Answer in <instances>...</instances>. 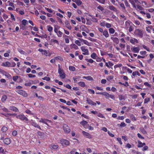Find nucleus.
<instances>
[{
	"mask_svg": "<svg viewBox=\"0 0 154 154\" xmlns=\"http://www.w3.org/2000/svg\"><path fill=\"white\" fill-rule=\"evenodd\" d=\"M63 130L64 131L67 133H69L70 131L69 126L66 124H64L63 125Z\"/></svg>",
	"mask_w": 154,
	"mask_h": 154,
	"instance_id": "obj_9",
	"label": "nucleus"
},
{
	"mask_svg": "<svg viewBox=\"0 0 154 154\" xmlns=\"http://www.w3.org/2000/svg\"><path fill=\"white\" fill-rule=\"evenodd\" d=\"M2 16L3 18L5 20L8 18V15L5 13L3 14Z\"/></svg>",
	"mask_w": 154,
	"mask_h": 154,
	"instance_id": "obj_61",
	"label": "nucleus"
},
{
	"mask_svg": "<svg viewBox=\"0 0 154 154\" xmlns=\"http://www.w3.org/2000/svg\"><path fill=\"white\" fill-rule=\"evenodd\" d=\"M109 32L110 34H113L115 32V30L112 28H110L109 29Z\"/></svg>",
	"mask_w": 154,
	"mask_h": 154,
	"instance_id": "obj_35",
	"label": "nucleus"
},
{
	"mask_svg": "<svg viewBox=\"0 0 154 154\" xmlns=\"http://www.w3.org/2000/svg\"><path fill=\"white\" fill-rule=\"evenodd\" d=\"M114 64L112 63L111 61H109L108 63H106L105 65L107 67H109L112 66Z\"/></svg>",
	"mask_w": 154,
	"mask_h": 154,
	"instance_id": "obj_24",
	"label": "nucleus"
},
{
	"mask_svg": "<svg viewBox=\"0 0 154 154\" xmlns=\"http://www.w3.org/2000/svg\"><path fill=\"white\" fill-rule=\"evenodd\" d=\"M22 24L24 26H26V25L28 24V21L26 19H23L21 21Z\"/></svg>",
	"mask_w": 154,
	"mask_h": 154,
	"instance_id": "obj_26",
	"label": "nucleus"
},
{
	"mask_svg": "<svg viewBox=\"0 0 154 154\" xmlns=\"http://www.w3.org/2000/svg\"><path fill=\"white\" fill-rule=\"evenodd\" d=\"M131 50L134 53H138L140 50V48L138 47H134L131 48Z\"/></svg>",
	"mask_w": 154,
	"mask_h": 154,
	"instance_id": "obj_10",
	"label": "nucleus"
},
{
	"mask_svg": "<svg viewBox=\"0 0 154 154\" xmlns=\"http://www.w3.org/2000/svg\"><path fill=\"white\" fill-rule=\"evenodd\" d=\"M2 66L5 67H10L11 66V63L8 61L3 62Z\"/></svg>",
	"mask_w": 154,
	"mask_h": 154,
	"instance_id": "obj_11",
	"label": "nucleus"
},
{
	"mask_svg": "<svg viewBox=\"0 0 154 154\" xmlns=\"http://www.w3.org/2000/svg\"><path fill=\"white\" fill-rule=\"evenodd\" d=\"M148 149V147L147 146H144L143 147L142 150L143 151H145L147 150Z\"/></svg>",
	"mask_w": 154,
	"mask_h": 154,
	"instance_id": "obj_60",
	"label": "nucleus"
},
{
	"mask_svg": "<svg viewBox=\"0 0 154 154\" xmlns=\"http://www.w3.org/2000/svg\"><path fill=\"white\" fill-rule=\"evenodd\" d=\"M111 39L112 40L113 42L116 44H118L119 42V40L118 38L117 37H111Z\"/></svg>",
	"mask_w": 154,
	"mask_h": 154,
	"instance_id": "obj_13",
	"label": "nucleus"
},
{
	"mask_svg": "<svg viewBox=\"0 0 154 154\" xmlns=\"http://www.w3.org/2000/svg\"><path fill=\"white\" fill-rule=\"evenodd\" d=\"M11 140L9 138H5L3 140V142L5 144L7 145H8L10 144L11 143Z\"/></svg>",
	"mask_w": 154,
	"mask_h": 154,
	"instance_id": "obj_12",
	"label": "nucleus"
},
{
	"mask_svg": "<svg viewBox=\"0 0 154 154\" xmlns=\"http://www.w3.org/2000/svg\"><path fill=\"white\" fill-rule=\"evenodd\" d=\"M119 100H120L125 99V97L122 95H119Z\"/></svg>",
	"mask_w": 154,
	"mask_h": 154,
	"instance_id": "obj_63",
	"label": "nucleus"
},
{
	"mask_svg": "<svg viewBox=\"0 0 154 154\" xmlns=\"http://www.w3.org/2000/svg\"><path fill=\"white\" fill-rule=\"evenodd\" d=\"M54 59L55 60H63L62 57L60 56H57V57H54Z\"/></svg>",
	"mask_w": 154,
	"mask_h": 154,
	"instance_id": "obj_40",
	"label": "nucleus"
},
{
	"mask_svg": "<svg viewBox=\"0 0 154 154\" xmlns=\"http://www.w3.org/2000/svg\"><path fill=\"white\" fill-rule=\"evenodd\" d=\"M109 8L111 10H112L115 12H117V11L116 8L114 6L112 5L109 6Z\"/></svg>",
	"mask_w": 154,
	"mask_h": 154,
	"instance_id": "obj_19",
	"label": "nucleus"
},
{
	"mask_svg": "<svg viewBox=\"0 0 154 154\" xmlns=\"http://www.w3.org/2000/svg\"><path fill=\"white\" fill-rule=\"evenodd\" d=\"M90 16L91 17V20L94 22H98V20L96 18L93 17L92 15H90Z\"/></svg>",
	"mask_w": 154,
	"mask_h": 154,
	"instance_id": "obj_30",
	"label": "nucleus"
},
{
	"mask_svg": "<svg viewBox=\"0 0 154 154\" xmlns=\"http://www.w3.org/2000/svg\"><path fill=\"white\" fill-rule=\"evenodd\" d=\"M130 3L133 5V7L136 8L135 3H137L138 0H129Z\"/></svg>",
	"mask_w": 154,
	"mask_h": 154,
	"instance_id": "obj_17",
	"label": "nucleus"
},
{
	"mask_svg": "<svg viewBox=\"0 0 154 154\" xmlns=\"http://www.w3.org/2000/svg\"><path fill=\"white\" fill-rule=\"evenodd\" d=\"M2 109L4 112H9V110L6 108L3 107L2 108Z\"/></svg>",
	"mask_w": 154,
	"mask_h": 154,
	"instance_id": "obj_57",
	"label": "nucleus"
},
{
	"mask_svg": "<svg viewBox=\"0 0 154 154\" xmlns=\"http://www.w3.org/2000/svg\"><path fill=\"white\" fill-rule=\"evenodd\" d=\"M60 143L63 145L68 146L70 143L69 141L64 139H62L60 140Z\"/></svg>",
	"mask_w": 154,
	"mask_h": 154,
	"instance_id": "obj_7",
	"label": "nucleus"
},
{
	"mask_svg": "<svg viewBox=\"0 0 154 154\" xmlns=\"http://www.w3.org/2000/svg\"><path fill=\"white\" fill-rule=\"evenodd\" d=\"M48 52L45 50H44L43 53H42V54L43 55H45L46 56H48Z\"/></svg>",
	"mask_w": 154,
	"mask_h": 154,
	"instance_id": "obj_58",
	"label": "nucleus"
},
{
	"mask_svg": "<svg viewBox=\"0 0 154 154\" xmlns=\"http://www.w3.org/2000/svg\"><path fill=\"white\" fill-rule=\"evenodd\" d=\"M109 94L108 93L106 92H105L104 94V96L107 99L109 98Z\"/></svg>",
	"mask_w": 154,
	"mask_h": 154,
	"instance_id": "obj_56",
	"label": "nucleus"
},
{
	"mask_svg": "<svg viewBox=\"0 0 154 154\" xmlns=\"http://www.w3.org/2000/svg\"><path fill=\"white\" fill-rule=\"evenodd\" d=\"M82 134L88 138H91V135L88 132L83 131H82Z\"/></svg>",
	"mask_w": 154,
	"mask_h": 154,
	"instance_id": "obj_15",
	"label": "nucleus"
},
{
	"mask_svg": "<svg viewBox=\"0 0 154 154\" xmlns=\"http://www.w3.org/2000/svg\"><path fill=\"white\" fill-rule=\"evenodd\" d=\"M85 60L87 62V63H92L94 62V61L92 59H85ZM88 65H89V63H87Z\"/></svg>",
	"mask_w": 154,
	"mask_h": 154,
	"instance_id": "obj_25",
	"label": "nucleus"
},
{
	"mask_svg": "<svg viewBox=\"0 0 154 154\" xmlns=\"http://www.w3.org/2000/svg\"><path fill=\"white\" fill-rule=\"evenodd\" d=\"M78 84L79 85L82 87H84L85 85V82H80L78 83Z\"/></svg>",
	"mask_w": 154,
	"mask_h": 154,
	"instance_id": "obj_32",
	"label": "nucleus"
},
{
	"mask_svg": "<svg viewBox=\"0 0 154 154\" xmlns=\"http://www.w3.org/2000/svg\"><path fill=\"white\" fill-rule=\"evenodd\" d=\"M97 8L101 11H103L104 10V8L100 5L97 7Z\"/></svg>",
	"mask_w": 154,
	"mask_h": 154,
	"instance_id": "obj_50",
	"label": "nucleus"
},
{
	"mask_svg": "<svg viewBox=\"0 0 154 154\" xmlns=\"http://www.w3.org/2000/svg\"><path fill=\"white\" fill-rule=\"evenodd\" d=\"M58 73L60 78L64 79L66 77V75L63 70L61 68H59L58 70Z\"/></svg>",
	"mask_w": 154,
	"mask_h": 154,
	"instance_id": "obj_5",
	"label": "nucleus"
},
{
	"mask_svg": "<svg viewBox=\"0 0 154 154\" xmlns=\"http://www.w3.org/2000/svg\"><path fill=\"white\" fill-rule=\"evenodd\" d=\"M138 11H142L144 10V9L141 6L139 5H137L136 6V8H135Z\"/></svg>",
	"mask_w": 154,
	"mask_h": 154,
	"instance_id": "obj_22",
	"label": "nucleus"
},
{
	"mask_svg": "<svg viewBox=\"0 0 154 154\" xmlns=\"http://www.w3.org/2000/svg\"><path fill=\"white\" fill-rule=\"evenodd\" d=\"M105 26L107 28H110L112 26L111 24L108 23H106Z\"/></svg>",
	"mask_w": 154,
	"mask_h": 154,
	"instance_id": "obj_62",
	"label": "nucleus"
},
{
	"mask_svg": "<svg viewBox=\"0 0 154 154\" xmlns=\"http://www.w3.org/2000/svg\"><path fill=\"white\" fill-rule=\"evenodd\" d=\"M146 144L145 143H142L140 141H138V145H137V147L139 148L142 147L143 146H145Z\"/></svg>",
	"mask_w": 154,
	"mask_h": 154,
	"instance_id": "obj_20",
	"label": "nucleus"
},
{
	"mask_svg": "<svg viewBox=\"0 0 154 154\" xmlns=\"http://www.w3.org/2000/svg\"><path fill=\"white\" fill-rule=\"evenodd\" d=\"M81 49L83 53L82 54L84 55L89 54L88 50L86 48V47L85 46H83L81 47Z\"/></svg>",
	"mask_w": 154,
	"mask_h": 154,
	"instance_id": "obj_8",
	"label": "nucleus"
},
{
	"mask_svg": "<svg viewBox=\"0 0 154 154\" xmlns=\"http://www.w3.org/2000/svg\"><path fill=\"white\" fill-rule=\"evenodd\" d=\"M16 91L19 94L25 97H26L28 96V94L26 92L22 90L17 89L16 90Z\"/></svg>",
	"mask_w": 154,
	"mask_h": 154,
	"instance_id": "obj_4",
	"label": "nucleus"
},
{
	"mask_svg": "<svg viewBox=\"0 0 154 154\" xmlns=\"http://www.w3.org/2000/svg\"><path fill=\"white\" fill-rule=\"evenodd\" d=\"M103 35L105 37V38H107L109 37V34L107 30H105L103 32Z\"/></svg>",
	"mask_w": 154,
	"mask_h": 154,
	"instance_id": "obj_21",
	"label": "nucleus"
},
{
	"mask_svg": "<svg viewBox=\"0 0 154 154\" xmlns=\"http://www.w3.org/2000/svg\"><path fill=\"white\" fill-rule=\"evenodd\" d=\"M79 39L81 42H83V43H84V44L86 45H89L88 44V42L86 40H84L82 38H79Z\"/></svg>",
	"mask_w": 154,
	"mask_h": 154,
	"instance_id": "obj_27",
	"label": "nucleus"
},
{
	"mask_svg": "<svg viewBox=\"0 0 154 154\" xmlns=\"http://www.w3.org/2000/svg\"><path fill=\"white\" fill-rule=\"evenodd\" d=\"M70 48L71 49L74 48L76 50H78L79 49L78 46L75 44H72L71 45Z\"/></svg>",
	"mask_w": 154,
	"mask_h": 154,
	"instance_id": "obj_23",
	"label": "nucleus"
},
{
	"mask_svg": "<svg viewBox=\"0 0 154 154\" xmlns=\"http://www.w3.org/2000/svg\"><path fill=\"white\" fill-rule=\"evenodd\" d=\"M100 54L101 56H103L107 54V53L104 51H100Z\"/></svg>",
	"mask_w": 154,
	"mask_h": 154,
	"instance_id": "obj_55",
	"label": "nucleus"
},
{
	"mask_svg": "<svg viewBox=\"0 0 154 154\" xmlns=\"http://www.w3.org/2000/svg\"><path fill=\"white\" fill-rule=\"evenodd\" d=\"M58 147V146L57 145L54 144L51 145L52 148L55 149H57Z\"/></svg>",
	"mask_w": 154,
	"mask_h": 154,
	"instance_id": "obj_38",
	"label": "nucleus"
},
{
	"mask_svg": "<svg viewBox=\"0 0 154 154\" xmlns=\"http://www.w3.org/2000/svg\"><path fill=\"white\" fill-rule=\"evenodd\" d=\"M75 43L79 46H80L81 45L80 42L78 40H75Z\"/></svg>",
	"mask_w": 154,
	"mask_h": 154,
	"instance_id": "obj_53",
	"label": "nucleus"
},
{
	"mask_svg": "<svg viewBox=\"0 0 154 154\" xmlns=\"http://www.w3.org/2000/svg\"><path fill=\"white\" fill-rule=\"evenodd\" d=\"M17 50L21 54H25V52L23 51L20 48H18Z\"/></svg>",
	"mask_w": 154,
	"mask_h": 154,
	"instance_id": "obj_41",
	"label": "nucleus"
},
{
	"mask_svg": "<svg viewBox=\"0 0 154 154\" xmlns=\"http://www.w3.org/2000/svg\"><path fill=\"white\" fill-rule=\"evenodd\" d=\"M130 42L133 45H135L136 43H138V40L135 38L131 39L130 40Z\"/></svg>",
	"mask_w": 154,
	"mask_h": 154,
	"instance_id": "obj_16",
	"label": "nucleus"
},
{
	"mask_svg": "<svg viewBox=\"0 0 154 154\" xmlns=\"http://www.w3.org/2000/svg\"><path fill=\"white\" fill-rule=\"evenodd\" d=\"M57 35V36L59 37H61L62 36L63 33L61 32L60 31H58L57 33H56Z\"/></svg>",
	"mask_w": 154,
	"mask_h": 154,
	"instance_id": "obj_43",
	"label": "nucleus"
},
{
	"mask_svg": "<svg viewBox=\"0 0 154 154\" xmlns=\"http://www.w3.org/2000/svg\"><path fill=\"white\" fill-rule=\"evenodd\" d=\"M134 34L135 35L140 38L143 37V31L138 29H136L134 32Z\"/></svg>",
	"mask_w": 154,
	"mask_h": 154,
	"instance_id": "obj_2",
	"label": "nucleus"
},
{
	"mask_svg": "<svg viewBox=\"0 0 154 154\" xmlns=\"http://www.w3.org/2000/svg\"><path fill=\"white\" fill-rule=\"evenodd\" d=\"M143 11H140V13L141 14H142L143 16L145 15L146 14V12L145 10H146V9H144V10H143Z\"/></svg>",
	"mask_w": 154,
	"mask_h": 154,
	"instance_id": "obj_45",
	"label": "nucleus"
},
{
	"mask_svg": "<svg viewBox=\"0 0 154 154\" xmlns=\"http://www.w3.org/2000/svg\"><path fill=\"white\" fill-rule=\"evenodd\" d=\"M51 42H53L54 43H56L57 44H59V42L57 40L54 39H51Z\"/></svg>",
	"mask_w": 154,
	"mask_h": 154,
	"instance_id": "obj_49",
	"label": "nucleus"
},
{
	"mask_svg": "<svg viewBox=\"0 0 154 154\" xmlns=\"http://www.w3.org/2000/svg\"><path fill=\"white\" fill-rule=\"evenodd\" d=\"M87 123L88 122H87L84 120L83 121L80 122V124L83 125L84 127L87 124Z\"/></svg>",
	"mask_w": 154,
	"mask_h": 154,
	"instance_id": "obj_48",
	"label": "nucleus"
},
{
	"mask_svg": "<svg viewBox=\"0 0 154 154\" xmlns=\"http://www.w3.org/2000/svg\"><path fill=\"white\" fill-rule=\"evenodd\" d=\"M88 92L90 94H94L95 93L94 91L92 89H88Z\"/></svg>",
	"mask_w": 154,
	"mask_h": 154,
	"instance_id": "obj_52",
	"label": "nucleus"
},
{
	"mask_svg": "<svg viewBox=\"0 0 154 154\" xmlns=\"http://www.w3.org/2000/svg\"><path fill=\"white\" fill-rule=\"evenodd\" d=\"M47 30L49 32H51L53 31V28L50 25H48V26H47Z\"/></svg>",
	"mask_w": 154,
	"mask_h": 154,
	"instance_id": "obj_31",
	"label": "nucleus"
},
{
	"mask_svg": "<svg viewBox=\"0 0 154 154\" xmlns=\"http://www.w3.org/2000/svg\"><path fill=\"white\" fill-rule=\"evenodd\" d=\"M125 117L124 116H119L117 118V119L118 120H123Z\"/></svg>",
	"mask_w": 154,
	"mask_h": 154,
	"instance_id": "obj_54",
	"label": "nucleus"
},
{
	"mask_svg": "<svg viewBox=\"0 0 154 154\" xmlns=\"http://www.w3.org/2000/svg\"><path fill=\"white\" fill-rule=\"evenodd\" d=\"M30 124H31L33 126L36 127L39 129H41V128L39 125L38 124L36 123L32 119L29 121V122Z\"/></svg>",
	"mask_w": 154,
	"mask_h": 154,
	"instance_id": "obj_6",
	"label": "nucleus"
},
{
	"mask_svg": "<svg viewBox=\"0 0 154 154\" xmlns=\"http://www.w3.org/2000/svg\"><path fill=\"white\" fill-rule=\"evenodd\" d=\"M39 122H42L46 125H48V123L50 122V121L44 119H41L39 121Z\"/></svg>",
	"mask_w": 154,
	"mask_h": 154,
	"instance_id": "obj_14",
	"label": "nucleus"
},
{
	"mask_svg": "<svg viewBox=\"0 0 154 154\" xmlns=\"http://www.w3.org/2000/svg\"><path fill=\"white\" fill-rule=\"evenodd\" d=\"M32 84H33L32 82L30 81L29 82L25 83V85L26 86H30Z\"/></svg>",
	"mask_w": 154,
	"mask_h": 154,
	"instance_id": "obj_37",
	"label": "nucleus"
},
{
	"mask_svg": "<svg viewBox=\"0 0 154 154\" xmlns=\"http://www.w3.org/2000/svg\"><path fill=\"white\" fill-rule=\"evenodd\" d=\"M97 116H98L99 117H100L101 118H104V116H103V115L101 113L98 112L97 113Z\"/></svg>",
	"mask_w": 154,
	"mask_h": 154,
	"instance_id": "obj_47",
	"label": "nucleus"
},
{
	"mask_svg": "<svg viewBox=\"0 0 154 154\" xmlns=\"http://www.w3.org/2000/svg\"><path fill=\"white\" fill-rule=\"evenodd\" d=\"M7 96L6 95H4L2 96V102H4L7 99Z\"/></svg>",
	"mask_w": 154,
	"mask_h": 154,
	"instance_id": "obj_36",
	"label": "nucleus"
},
{
	"mask_svg": "<svg viewBox=\"0 0 154 154\" xmlns=\"http://www.w3.org/2000/svg\"><path fill=\"white\" fill-rule=\"evenodd\" d=\"M74 2L78 6H80L82 4V1L80 0H75Z\"/></svg>",
	"mask_w": 154,
	"mask_h": 154,
	"instance_id": "obj_28",
	"label": "nucleus"
},
{
	"mask_svg": "<svg viewBox=\"0 0 154 154\" xmlns=\"http://www.w3.org/2000/svg\"><path fill=\"white\" fill-rule=\"evenodd\" d=\"M142 46L144 49L148 51H150V50L149 48L146 46L145 45H143Z\"/></svg>",
	"mask_w": 154,
	"mask_h": 154,
	"instance_id": "obj_39",
	"label": "nucleus"
},
{
	"mask_svg": "<svg viewBox=\"0 0 154 154\" xmlns=\"http://www.w3.org/2000/svg\"><path fill=\"white\" fill-rule=\"evenodd\" d=\"M13 115L16 116V117L17 119H19L23 121L25 120L26 121H28L29 120L23 114L17 115V114H14Z\"/></svg>",
	"mask_w": 154,
	"mask_h": 154,
	"instance_id": "obj_3",
	"label": "nucleus"
},
{
	"mask_svg": "<svg viewBox=\"0 0 154 154\" xmlns=\"http://www.w3.org/2000/svg\"><path fill=\"white\" fill-rule=\"evenodd\" d=\"M134 24L129 20H128L125 23V28L126 29H128V31L131 32L133 30V26Z\"/></svg>",
	"mask_w": 154,
	"mask_h": 154,
	"instance_id": "obj_1",
	"label": "nucleus"
},
{
	"mask_svg": "<svg viewBox=\"0 0 154 154\" xmlns=\"http://www.w3.org/2000/svg\"><path fill=\"white\" fill-rule=\"evenodd\" d=\"M120 6L123 10H125V8L123 3H121L120 4Z\"/></svg>",
	"mask_w": 154,
	"mask_h": 154,
	"instance_id": "obj_64",
	"label": "nucleus"
},
{
	"mask_svg": "<svg viewBox=\"0 0 154 154\" xmlns=\"http://www.w3.org/2000/svg\"><path fill=\"white\" fill-rule=\"evenodd\" d=\"M80 76H76L75 77H73V79L74 80V82L75 83H76L77 82V79H80Z\"/></svg>",
	"mask_w": 154,
	"mask_h": 154,
	"instance_id": "obj_34",
	"label": "nucleus"
},
{
	"mask_svg": "<svg viewBox=\"0 0 154 154\" xmlns=\"http://www.w3.org/2000/svg\"><path fill=\"white\" fill-rule=\"evenodd\" d=\"M17 4L19 6H23V3L19 1H17Z\"/></svg>",
	"mask_w": 154,
	"mask_h": 154,
	"instance_id": "obj_59",
	"label": "nucleus"
},
{
	"mask_svg": "<svg viewBox=\"0 0 154 154\" xmlns=\"http://www.w3.org/2000/svg\"><path fill=\"white\" fill-rule=\"evenodd\" d=\"M113 78V76H109L107 77V80L109 81H111L112 80Z\"/></svg>",
	"mask_w": 154,
	"mask_h": 154,
	"instance_id": "obj_44",
	"label": "nucleus"
},
{
	"mask_svg": "<svg viewBox=\"0 0 154 154\" xmlns=\"http://www.w3.org/2000/svg\"><path fill=\"white\" fill-rule=\"evenodd\" d=\"M7 130L8 128L6 127H3L2 128V131L3 132H5L7 131Z\"/></svg>",
	"mask_w": 154,
	"mask_h": 154,
	"instance_id": "obj_46",
	"label": "nucleus"
},
{
	"mask_svg": "<svg viewBox=\"0 0 154 154\" xmlns=\"http://www.w3.org/2000/svg\"><path fill=\"white\" fill-rule=\"evenodd\" d=\"M29 32L26 30L24 31L22 33V35H29Z\"/></svg>",
	"mask_w": 154,
	"mask_h": 154,
	"instance_id": "obj_42",
	"label": "nucleus"
},
{
	"mask_svg": "<svg viewBox=\"0 0 154 154\" xmlns=\"http://www.w3.org/2000/svg\"><path fill=\"white\" fill-rule=\"evenodd\" d=\"M140 54L142 56H144L146 54V52L145 51H140Z\"/></svg>",
	"mask_w": 154,
	"mask_h": 154,
	"instance_id": "obj_51",
	"label": "nucleus"
},
{
	"mask_svg": "<svg viewBox=\"0 0 154 154\" xmlns=\"http://www.w3.org/2000/svg\"><path fill=\"white\" fill-rule=\"evenodd\" d=\"M9 109L15 112H18L19 111L18 109L13 106H10L9 108Z\"/></svg>",
	"mask_w": 154,
	"mask_h": 154,
	"instance_id": "obj_18",
	"label": "nucleus"
},
{
	"mask_svg": "<svg viewBox=\"0 0 154 154\" xmlns=\"http://www.w3.org/2000/svg\"><path fill=\"white\" fill-rule=\"evenodd\" d=\"M91 57L92 58L94 59L96 58L97 55L94 52L91 54Z\"/></svg>",
	"mask_w": 154,
	"mask_h": 154,
	"instance_id": "obj_33",
	"label": "nucleus"
},
{
	"mask_svg": "<svg viewBox=\"0 0 154 154\" xmlns=\"http://www.w3.org/2000/svg\"><path fill=\"white\" fill-rule=\"evenodd\" d=\"M83 78L88 80L92 81L93 80V78L91 76H83Z\"/></svg>",
	"mask_w": 154,
	"mask_h": 154,
	"instance_id": "obj_29",
	"label": "nucleus"
}]
</instances>
